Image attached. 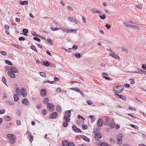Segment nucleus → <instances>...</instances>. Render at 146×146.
Wrapping results in <instances>:
<instances>
[{
  "mask_svg": "<svg viewBox=\"0 0 146 146\" xmlns=\"http://www.w3.org/2000/svg\"><path fill=\"white\" fill-rule=\"evenodd\" d=\"M103 123V122L102 119L101 118L98 119L97 122V124L98 127H102V126Z\"/></svg>",
  "mask_w": 146,
  "mask_h": 146,
  "instance_id": "14",
  "label": "nucleus"
},
{
  "mask_svg": "<svg viewBox=\"0 0 146 146\" xmlns=\"http://www.w3.org/2000/svg\"><path fill=\"white\" fill-rule=\"evenodd\" d=\"M47 41L48 42V43L51 45H53V44L52 42V40L49 38H48L47 40Z\"/></svg>",
  "mask_w": 146,
  "mask_h": 146,
  "instance_id": "26",
  "label": "nucleus"
},
{
  "mask_svg": "<svg viewBox=\"0 0 146 146\" xmlns=\"http://www.w3.org/2000/svg\"><path fill=\"white\" fill-rule=\"evenodd\" d=\"M106 27L108 29H109L111 28V26L108 24H106Z\"/></svg>",
  "mask_w": 146,
  "mask_h": 146,
  "instance_id": "53",
  "label": "nucleus"
},
{
  "mask_svg": "<svg viewBox=\"0 0 146 146\" xmlns=\"http://www.w3.org/2000/svg\"><path fill=\"white\" fill-rule=\"evenodd\" d=\"M124 87L122 86H117L114 87L113 89V90L115 92L120 93L123 90Z\"/></svg>",
  "mask_w": 146,
  "mask_h": 146,
  "instance_id": "3",
  "label": "nucleus"
},
{
  "mask_svg": "<svg viewBox=\"0 0 146 146\" xmlns=\"http://www.w3.org/2000/svg\"><path fill=\"white\" fill-rule=\"evenodd\" d=\"M103 118L106 121H108L110 120V118L108 117H104Z\"/></svg>",
  "mask_w": 146,
  "mask_h": 146,
  "instance_id": "50",
  "label": "nucleus"
},
{
  "mask_svg": "<svg viewBox=\"0 0 146 146\" xmlns=\"http://www.w3.org/2000/svg\"><path fill=\"white\" fill-rule=\"evenodd\" d=\"M71 117L70 111V110H67L65 112L64 119V120H67L68 121H70Z\"/></svg>",
  "mask_w": 146,
  "mask_h": 146,
  "instance_id": "4",
  "label": "nucleus"
},
{
  "mask_svg": "<svg viewBox=\"0 0 146 146\" xmlns=\"http://www.w3.org/2000/svg\"><path fill=\"white\" fill-rule=\"evenodd\" d=\"M142 68L144 70H146V64H143L141 66Z\"/></svg>",
  "mask_w": 146,
  "mask_h": 146,
  "instance_id": "49",
  "label": "nucleus"
},
{
  "mask_svg": "<svg viewBox=\"0 0 146 146\" xmlns=\"http://www.w3.org/2000/svg\"><path fill=\"white\" fill-rule=\"evenodd\" d=\"M2 81L3 83L6 85V79L5 78V77H3L2 78Z\"/></svg>",
  "mask_w": 146,
  "mask_h": 146,
  "instance_id": "41",
  "label": "nucleus"
},
{
  "mask_svg": "<svg viewBox=\"0 0 146 146\" xmlns=\"http://www.w3.org/2000/svg\"><path fill=\"white\" fill-rule=\"evenodd\" d=\"M102 136V135L99 133H97L94 136V138L95 139L97 140H99Z\"/></svg>",
  "mask_w": 146,
  "mask_h": 146,
  "instance_id": "11",
  "label": "nucleus"
},
{
  "mask_svg": "<svg viewBox=\"0 0 146 146\" xmlns=\"http://www.w3.org/2000/svg\"><path fill=\"white\" fill-rule=\"evenodd\" d=\"M33 38L34 40H37L38 42L40 41V39L36 37H34Z\"/></svg>",
  "mask_w": 146,
  "mask_h": 146,
  "instance_id": "52",
  "label": "nucleus"
},
{
  "mask_svg": "<svg viewBox=\"0 0 146 146\" xmlns=\"http://www.w3.org/2000/svg\"><path fill=\"white\" fill-rule=\"evenodd\" d=\"M72 128L73 130L74 131H76V130L77 129V127L74 125H72Z\"/></svg>",
  "mask_w": 146,
  "mask_h": 146,
  "instance_id": "39",
  "label": "nucleus"
},
{
  "mask_svg": "<svg viewBox=\"0 0 146 146\" xmlns=\"http://www.w3.org/2000/svg\"><path fill=\"white\" fill-rule=\"evenodd\" d=\"M86 103L89 106H92L93 104V103L90 100L87 101Z\"/></svg>",
  "mask_w": 146,
  "mask_h": 146,
  "instance_id": "36",
  "label": "nucleus"
},
{
  "mask_svg": "<svg viewBox=\"0 0 146 146\" xmlns=\"http://www.w3.org/2000/svg\"><path fill=\"white\" fill-rule=\"evenodd\" d=\"M0 53L1 54L4 56H6L7 55V54L6 52L5 51H1L0 52Z\"/></svg>",
  "mask_w": 146,
  "mask_h": 146,
  "instance_id": "33",
  "label": "nucleus"
},
{
  "mask_svg": "<svg viewBox=\"0 0 146 146\" xmlns=\"http://www.w3.org/2000/svg\"><path fill=\"white\" fill-rule=\"evenodd\" d=\"M58 115V114L57 112H53L50 115L49 117L51 119L55 118L57 117Z\"/></svg>",
  "mask_w": 146,
  "mask_h": 146,
  "instance_id": "10",
  "label": "nucleus"
},
{
  "mask_svg": "<svg viewBox=\"0 0 146 146\" xmlns=\"http://www.w3.org/2000/svg\"><path fill=\"white\" fill-rule=\"evenodd\" d=\"M10 68V66H6L5 67V69L6 71L8 70Z\"/></svg>",
  "mask_w": 146,
  "mask_h": 146,
  "instance_id": "54",
  "label": "nucleus"
},
{
  "mask_svg": "<svg viewBox=\"0 0 146 146\" xmlns=\"http://www.w3.org/2000/svg\"><path fill=\"white\" fill-rule=\"evenodd\" d=\"M21 92L24 98L26 97L27 96V93L25 89L24 88H22Z\"/></svg>",
  "mask_w": 146,
  "mask_h": 146,
  "instance_id": "7",
  "label": "nucleus"
},
{
  "mask_svg": "<svg viewBox=\"0 0 146 146\" xmlns=\"http://www.w3.org/2000/svg\"><path fill=\"white\" fill-rule=\"evenodd\" d=\"M91 12L93 13L96 14H98L99 12V11L97 10V9L95 8H92L91 9Z\"/></svg>",
  "mask_w": 146,
  "mask_h": 146,
  "instance_id": "17",
  "label": "nucleus"
},
{
  "mask_svg": "<svg viewBox=\"0 0 146 146\" xmlns=\"http://www.w3.org/2000/svg\"><path fill=\"white\" fill-rule=\"evenodd\" d=\"M120 127V126L119 125L117 124L116 125L115 128L116 130L118 129Z\"/></svg>",
  "mask_w": 146,
  "mask_h": 146,
  "instance_id": "60",
  "label": "nucleus"
},
{
  "mask_svg": "<svg viewBox=\"0 0 146 146\" xmlns=\"http://www.w3.org/2000/svg\"><path fill=\"white\" fill-rule=\"evenodd\" d=\"M59 29L61 30L62 31L64 32L67 33V29L63 27L62 28H59Z\"/></svg>",
  "mask_w": 146,
  "mask_h": 146,
  "instance_id": "34",
  "label": "nucleus"
},
{
  "mask_svg": "<svg viewBox=\"0 0 146 146\" xmlns=\"http://www.w3.org/2000/svg\"><path fill=\"white\" fill-rule=\"evenodd\" d=\"M39 74L40 75L43 76V77H45L46 76V73L42 72H39Z\"/></svg>",
  "mask_w": 146,
  "mask_h": 146,
  "instance_id": "38",
  "label": "nucleus"
},
{
  "mask_svg": "<svg viewBox=\"0 0 146 146\" xmlns=\"http://www.w3.org/2000/svg\"><path fill=\"white\" fill-rule=\"evenodd\" d=\"M22 103L24 105L27 106L29 105V102L27 99H24L22 100Z\"/></svg>",
  "mask_w": 146,
  "mask_h": 146,
  "instance_id": "16",
  "label": "nucleus"
},
{
  "mask_svg": "<svg viewBox=\"0 0 146 146\" xmlns=\"http://www.w3.org/2000/svg\"><path fill=\"white\" fill-rule=\"evenodd\" d=\"M9 76L11 77L14 78L15 77V75L14 73V72H12L11 71H9L8 72Z\"/></svg>",
  "mask_w": 146,
  "mask_h": 146,
  "instance_id": "15",
  "label": "nucleus"
},
{
  "mask_svg": "<svg viewBox=\"0 0 146 146\" xmlns=\"http://www.w3.org/2000/svg\"><path fill=\"white\" fill-rule=\"evenodd\" d=\"M25 135L27 136L28 138H30L31 137V133L30 131H28Z\"/></svg>",
  "mask_w": 146,
  "mask_h": 146,
  "instance_id": "27",
  "label": "nucleus"
},
{
  "mask_svg": "<svg viewBox=\"0 0 146 146\" xmlns=\"http://www.w3.org/2000/svg\"><path fill=\"white\" fill-rule=\"evenodd\" d=\"M48 101L49 100L48 98L47 97H45L44 99L43 102L44 103L46 104L47 102H48Z\"/></svg>",
  "mask_w": 146,
  "mask_h": 146,
  "instance_id": "32",
  "label": "nucleus"
},
{
  "mask_svg": "<svg viewBox=\"0 0 146 146\" xmlns=\"http://www.w3.org/2000/svg\"><path fill=\"white\" fill-rule=\"evenodd\" d=\"M70 89L71 90H75L78 93H81V91L78 88H70Z\"/></svg>",
  "mask_w": 146,
  "mask_h": 146,
  "instance_id": "18",
  "label": "nucleus"
},
{
  "mask_svg": "<svg viewBox=\"0 0 146 146\" xmlns=\"http://www.w3.org/2000/svg\"><path fill=\"white\" fill-rule=\"evenodd\" d=\"M73 18L71 17H69L68 18V20L70 22H72V19Z\"/></svg>",
  "mask_w": 146,
  "mask_h": 146,
  "instance_id": "57",
  "label": "nucleus"
},
{
  "mask_svg": "<svg viewBox=\"0 0 146 146\" xmlns=\"http://www.w3.org/2000/svg\"><path fill=\"white\" fill-rule=\"evenodd\" d=\"M68 146H75V145L72 142H70L69 143Z\"/></svg>",
  "mask_w": 146,
  "mask_h": 146,
  "instance_id": "58",
  "label": "nucleus"
},
{
  "mask_svg": "<svg viewBox=\"0 0 146 146\" xmlns=\"http://www.w3.org/2000/svg\"><path fill=\"white\" fill-rule=\"evenodd\" d=\"M124 86L125 88H128L129 87V85L127 84H125L124 85Z\"/></svg>",
  "mask_w": 146,
  "mask_h": 146,
  "instance_id": "64",
  "label": "nucleus"
},
{
  "mask_svg": "<svg viewBox=\"0 0 146 146\" xmlns=\"http://www.w3.org/2000/svg\"><path fill=\"white\" fill-rule=\"evenodd\" d=\"M43 64L44 66H48L50 65V63L48 61H44L43 62Z\"/></svg>",
  "mask_w": 146,
  "mask_h": 146,
  "instance_id": "31",
  "label": "nucleus"
},
{
  "mask_svg": "<svg viewBox=\"0 0 146 146\" xmlns=\"http://www.w3.org/2000/svg\"><path fill=\"white\" fill-rule=\"evenodd\" d=\"M110 141L111 143H115V140L113 139H112V138L111 139Z\"/></svg>",
  "mask_w": 146,
  "mask_h": 146,
  "instance_id": "62",
  "label": "nucleus"
},
{
  "mask_svg": "<svg viewBox=\"0 0 146 146\" xmlns=\"http://www.w3.org/2000/svg\"><path fill=\"white\" fill-rule=\"evenodd\" d=\"M122 142V141L121 138L118 139L117 141V143L118 145H121Z\"/></svg>",
  "mask_w": 146,
  "mask_h": 146,
  "instance_id": "29",
  "label": "nucleus"
},
{
  "mask_svg": "<svg viewBox=\"0 0 146 146\" xmlns=\"http://www.w3.org/2000/svg\"><path fill=\"white\" fill-rule=\"evenodd\" d=\"M135 71H133L131 72V73H137L146 74V71H144L141 69H139L137 68H135Z\"/></svg>",
  "mask_w": 146,
  "mask_h": 146,
  "instance_id": "5",
  "label": "nucleus"
},
{
  "mask_svg": "<svg viewBox=\"0 0 146 146\" xmlns=\"http://www.w3.org/2000/svg\"><path fill=\"white\" fill-rule=\"evenodd\" d=\"M77 48V46L76 45H74L73 46L72 49L73 50H76Z\"/></svg>",
  "mask_w": 146,
  "mask_h": 146,
  "instance_id": "59",
  "label": "nucleus"
},
{
  "mask_svg": "<svg viewBox=\"0 0 146 146\" xmlns=\"http://www.w3.org/2000/svg\"><path fill=\"white\" fill-rule=\"evenodd\" d=\"M135 7L136 8L140 9H141L142 8V6L141 5H136Z\"/></svg>",
  "mask_w": 146,
  "mask_h": 146,
  "instance_id": "51",
  "label": "nucleus"
},
{
  "mask_svg": "<svg viewBox=\"0 0 146 146\" xmlns=\"http://www.w3.org/2000/svg\"><path fill=\"white\" fill-rule=\"evenodd\" d=\"M43 114L44 115H46L47 114V111L46 110L44 109L42 110V111Z\"/></svg>",
  "mask_w": 146,
  "mask_h": 146,
  "instance_id": "35",
  "label": "nucleus"
},
{
  "mask_svg": "<svg viewBox=\"0 0 146 146\" xmlns=\"http://www.w3.org/2000/svg\"><path fill=\"white\" fill-rule=\"evenodd\" d=\"M47 110L50 111H54V108L53 105L50 103H48L47 105Z\"/></svg>",
  "mask_w": 146,
  "mask_h": 146,
  "instance_id": "6",
  "label": "nucleus"
},
{
  "mask_svg": "<svg viewBox=\"0 0 146 146\" xmlns=\"http://www.w3.org/2000/svg\"><path fill=\"white\" fill-rule=\"evenodd\" d=\"M5 63L9 65L12 66L13 65V64L10 61L8 60H5Z\"/></svg>",
  "mask_w": 146,
  "mask_h": 146,
  "instance_id": "28",
  "label": "nucleus"
},
{
  "mask_svg": "<svg viewBox=\"0 0 146 146\" xmlns=\"http://www.w3.org/2000/svg\"><path fill=\"white\" fill-rule=\"evenodd\" d=\"M14 100L17 102L19 100V97H18V95L17 94H15L14 95Z\"/></svg>",
  "mask_w": 146,
  "mask_h": 146,
  "instance_id": "22",
  "label": "nucleus"
},
{
  "mask_svg": "<svg viewBox=\"0 0 146 146\" xmlns=\"http://www.w3.org/2000/svg\"><path fill=\"white\" fill-rule=\"evenodd\" d=\"M10 70L12 72L16 73H18V71L17 68L15 67L11 66L10 68Z\"/></svg>",
  "mask_w": 146,
  "mask_h": 146,
  "instance_id": "13",
  "label": "nucleus"
},
{
  "mask_svg": "<svg viewBox=\"0 0 146 146\" xmlns=\"http://www.w3.org/2000/svg\"><path fill=\"white\" fill-rule=\"evenodd\" d=\"M77 31V30L76 29H70L69 30H68L67 29V33H76Z\"/></svg>",
  "mask_w": 146,
  "mask_h": 146,
  "instance_id": "21",
  "label": "nucleus"
},
{
  "mask_svg": "<svg viewBox=\"0 0 146 146\" xmlns=\"http://www.w3.org/2000/svg\"><path fill=\"white\" fill-rule=\"evenodd\" d=\"M115 125V124L114 122H110L109 126L110 128L113 129Z\"/></svg>",
  "mask_w": 146,
  "mask_h": 146,
  "instance_id": "20",
  "label": "nucleus"
},
{
  "mask_svg": "<svg viewBox=\"0 0 146 146\" xmlns=\"http://www.w3.org/2000/svg\"><path fill=\"white\" fill-rule=\"evenodd\" d=\"M7 137L10 140L11 143L13 144L15 143L16 138L15 135L12 134H9L7 135Z\"/></svg>",
  "mask_w": 146,
  "mask_h": 146,
  "instance_id": "2",
  "label": "nucleus"
},
{
  "mask_svg": "<svg viewBox=\"0 0 146 146\" xmlns=\"http://www.w3.org/2000/svg\"><path fill=\"white\" fill-rule=\"evenodd\" d=\"M16 123L18 125H20L21 124V121L19 120H17Z\"/></svg>",
  "mask_w": 146,
  "mask_h": 146,
  "instance_id": "56",
  "label": "nucleus"
},
{
  "mask_svg": "<svg viewBox=\"0 0 146 146\" xmlns=\"http://www.w3.org/2000/svg\"><path fill=\"white\" fill-rule=\"evenodd\" d=\"M103 78H104L106 80H110V78L109 77H106V76H103Z\"/></svg>",
  "mask_w": 146,
  "mask_h": 146,
  "instance_id": "61",
  "label": "nucleus"
},
{
  "mask_svg": "<svg viewBox=\"0 0 146 146\" xmlns=\"http://www.w3.org/2000/svg\"><path fill=\"white\" fill-rule=\"evenodd\" d=\"M100 17L101 19H105L106 16L104 14L102 16H100Z\"/></svg>",
  "mask_w": 146,
  "mask_h": 146,
  "instance_id": "46",
  "label": "nucleus"
},
{
  "mask_svg": "<svg viewBox=\"0 0 146 146\" xmlns=\"http://www.w3.org/2000/svg\"><path fill=\"white\" fill-rule=\"evenodd\" d=\"M19 40L20 41L24 40H25V38L23 37H21L19 38Z\"/></svg>",
  "mask_w": 146,
  "mask_h": 146,
  "instance_id": "55",
  "label": "nucleus"
},
{
  "mask_svg": "<svg viewBox=\"0 0 146 146\" xmlns=\"http://www.w3.org/2000/svg\"><path fill=\"white\" fill-rule=\"evenodd\" d=\"M115 95L117 98L119 99H121L125 101L126 100V97L122 95H120L119 94L115 93Z\"/></svg>",
  "mask_w": 146,
  "mask_h": 146,
  "instance_id": "9",
  "label": "nucleus"
},
{
  "mask_svg": "<svg viewBox=\"0 0 146 146\" xmlns=\"http://www.w3.org/2000/svg\"><path fill=\"white\" fill-rule=\"evenodd\" d=\"M111 54H110V55L112 57L114 58H115L118 59L119 60H120V58L119 56L117 54H115L114 52H113L112 51H110Z\"/></svg>",
  "mask_w": 146,
  "mask_h": 146,
  "instance_id": "8",
  "label": "nucleus"
},
{
  "mask_svg": "<svg viewBox=\"0 0 146 146\" xmlns=\"http://www.w3.org/2000/svg\"><path fill=\"white\" fill-rule=\"evenodd\" d=\"M46 91L44 89H42L40 92V94L42 97H45L46 95Z\"/></svg>",
  "mask_w": 146,
  "mask_h": 146,
  "instance_id": "12",
  "label": "nucleus"
},
{
  "mask_svg": "<svg viewBox=\"0 0 146 146\" xmlns=\"http://www.w3.org/2000/svg\"><path fill=\"white\" fill-rule=\"evenodd\" d=\"M82 138L84 140L87 141H90V139L89 138H88L87 137H86V136L82 135L81 136Z\"/></svg>",
  "mask_w": 146,
  "mask_h": 146,
  "instance_id": "24",
  "label": "nucleus"
},
{
  "mask_svg": "<svg viewBox=\"0 0 146 146\" xmlns=\"http://www.w3.org/2000/svg\"><path fill=\"white\" fill-rule=\"evenodd\" d=\"M23 32L24 33H27L28 32V30L27 29H24L23 30Z\"/></svg>",
  "mask_w": 146,
  "mask_h": 146,
  "instance_id": "48",
  "label": "nucleus"
},
{
  "mask_svg": "<svg viewBox=\"0 0 146 146\" xmlns=\"http://www.w3.org/2000/svg\"><path fill=\"white\" fill-rule=\"evenodd\" d=\"M99 146H108V144L106 143H102L98 144Z\"/></svg>",
  "mask_w": 146,
  "mask_h": 146,
  "instance_id": "23",
  "label": "nucleus"
},
{
  "mask_svg": "<svg viewBox=\"0 0 146 146\" xmlns=\"http://www.w3.org/2000/svg\"><path fill=\"white\" fill-rule=\"evenodd\" d=\"M28 138L29 139V141H30L31 142H32V141L33 140V136H31V137L30 138Z\"/></svg>",
  "mask_w": 146,
  "mask_h": 146,
  "instance_id": "63",
  "label": "nucleus"
},
{
  "mask_svg": "<svg viewBox=\"0 0 146 146\" xmlns=\"http://www.w3.org/2000/svg\"><path fill=\"white\" fill-rule=\"evenodd\" d=\"M56 109H57V111H58L60 112H61V108L60 106H57V108H56Z\"/></svg>",
  "mask_w": 146,
  "mask_h": 146,
  "instance_id": "42",
  "label": "nucleus"
},
{
  "mask_svg": "<svg viewBox=\"0 0 146 146\" xmlns=\"http://www.w3.org/2000/svg\"><path fill=\"white\" fill-rule=\"evenodd\" d=\"M65 121L63 122V126L64 127H66L68 125V122L70 121H68L67 120H65Z\"/></svg>",
  "mask_w": 146,
  "mask_h": 146,
  "instance_id": "25",
  "label": "nucleus"
},
{
  "mask_svg": "<svg viewBox=\"0 0 146 146\" xmlns=\"http://www.w3.org/2000/svg\"><path fill=\"white\" fill-rule=\"evenodd\" d=\"M5 119L7 121H9L11 120V118L9 116H6Z\"/></svg>",
  "mask_w": 146,
  "mask_h": 146,
  "instance_id": "37",
  "label": "nucleus"
},
{
  "mask_svg": "<svg viewBox=\"0 0 146 146\" xmlns=\"http://www.w3.org/2000/svg\"><path fill=\"white\" fill-rule=\"evenodd\" d=\"M69 142L67 140H64L62 142V145L64 146H68Z\"/></svg>",
  "mask_w": 146,
  "mask_h": 146,
  "instance_id": "19",
  "label": "nucleus"
},
{
  "mask_svg": "<svg viewBox=\"0 0 146 146\" xmlns=\"http://www.w3.org/2000/svg\"><path fill=\"white\" fill-rule=\"evenodd\" d=\"M134 23L131 22L130 21H126L124 22L123 24L125 26L128 28L130 29H132L137 30H140V28L136 26L132 25V24H133Z\"/></svg>",
  "mask_w": 146,
  "mask_h": 146,
  "instance_id": "1",
  "label": "nucleus"
},
{
  "mask_svg": "<svg viewBox=\"0 0 146 146\" xmlns=\"http://www.w3.org/2000/svg\"><path fill=\"white\" fill-rule=\"evenodd\" d=\"M28 3V2L27 1H25L23 2L22 5H27Z\"/></svg>",
  "mask_w": 146,
  "mask_h": 146,
  "instance_id": "44",
  "label": "nucleus"
},
{
  "mask_svg": "<svg viewBox=\"0 0 146 146\" xmlns=\"http://www.w3.org/2000/svg\"><path fill=\"white\" fill-rule=\"evenodd\" d=\"M75 56L77 58H80L81 57V55L80 53H77L75 54Z\"/></svg>",
  "mask_w": 146,
  "mask_h": 146,
  "instance_id": "43",
  "label": "nucleus"
},
{
  "mask_svg": "<svg viewBox=\"0 0 146 146\" xmlns=\"http://www.w3.org/2000/svg\"><path fill=\"white\" fill-rule=\"evenodd\" d=\"M72 22L76 24L77 23L76 19L73 18L72 19Z\"/></svg>",
  "mask_w": 146,
  "mask_h": 146,
  "instance_id": "47",
  "label": "nucleus"
},
{
  "mask_svg": "<svg viewBox=\"0 0 146 146\" xmlns=\"http://www.w3.org/2000/svg\"><path fill=\"white\" fill-rule=\"evenodd\" d=\"M67 9L68 10H69L71 11H74V9L70 6H68L67 7Z\"/></svg>",
  "mask_w": 146,
  "mask_h": 146,
  "instance_id": "40",
  "label": "nucleus"
},
{
  "mask_svg": "<svg viewBox=\"0 0 146 146\" xmlns=\"http://www.w3.org/2000/svg\"><path fill=\"white\" fill-rule=\"evenodd\" d=\"M31 48L32 50H33L37 52V50L34 46L33 45H31Z\"/></svg>",
  "mask_w": 146,
  "mask_h": 146,
  "instance_id": "30",
  "label": "nucleus"
},
{
  "mask_svg": "<svg viewBox=\"0 0 146 146\" xmlns=\"http://www.w3.org/2000/svg\"><path fill=\"white\" fill-rule=\"evenodd\" d=\"M51 29L52 31H54L59 30V28H55L54 27H52Z\"/></svg>",
  "mask_w": 146,
  "mask_h": 146,
  "instance_id": "45",
  "label": "nucleus"
}]
</instances>
